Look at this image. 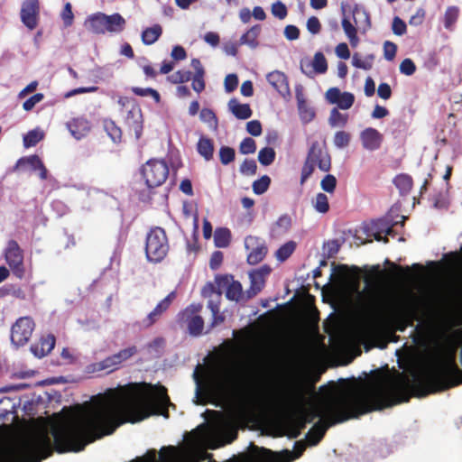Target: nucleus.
Segmentation results:
<instances>
[{
    "label": "nucleus",
    "instance_id": "obj_60",
    "mask_svg": "<svg viewBox=\"0 0 462 462\" xmlns=\"http://www.w3.org/2000/svg\"><path fill=\"white\" fill-rule=\"evenodd\" d=\"M392 29L394 34L402 35L407 31L406 23L399 17H394L393 21Z\"/></svg>",
    "mask_w": 462,
    "mask_h": 462
},
{
    "label": "nucleus",
    "instance_id": "obj_58",
    "mask_svg": "<svg viewBox=\"0 0 462 462\" xmlns=\"http://www.w3.org/2000/svg\"><path fill=\"white\" fill-rule=\"evenodd\" d=\"M44 98L43 94L37 93L29 97L27 100H25L23 104V108L25 111H31L34 106L38 103H40Z\"/></svg>",
    "mask_w": 462,
    "mask_h": 462
},
{
    "label": "nucleus",
    "instance_id": "obj_38",
    "mask_svg": "<svg viewBox=\"0 0 462 462\" xmlns=\"http://www.w3.org/2000/svg\"><path fill=\"white\" fill-rule=\"evenodd\" d=\"M43 137L44 134L40 129L31 130L23 136V145L26 148L35 146Z\"/></svg>",
    "mask_w": 462,
    "mask_h": 462
},
{
    "label": "nucleus",
    "instance_id": "obj_41",
    "mask_svg": "<svg viewBox=\"0 0 462 462\" xmlns=\"http://www.w3.org/2000/svg\"><path fill=\"white\" fill-rule=\"evenodd\" d=\"M275 151L271 147H264L258 152V161L263 166L271 165L275 160Z\"/></svg>",
    "mask_w": 462,
    "mask_h": 462
},
{
    "label": "nucleus",
    "instance_id": "obj_24",
    "mask_svg": "<svg viewBox=\"0 0 462 462\" xmlns=\"http://www.w3.org/2000/svg\"><path fill=\"white\" fill-rule=\"evenodd\" d=\"M27 165L32 171H39V176L42 180L47 179L48 171L38 155H31L21 158L17 162V166Z\"/></svg>",
    "mask_w": 462,
    "mask_h": 462
},
{
    "label": "nucleus",
    "instance_id": "obj_56",
    "mask_svg": "<svg viewBox=\"0 0 462 462\" xmlns=\"http://www.w3.org/2000/svg\"><path fill=\"white\" fill-rule=\"evenodd\" d=\"M397 52V45L392 42L386 41L383 43V56L387 60H393Z\"/></svg>",
    "mask_w": 462,
    "mask_h": 462
},
{
    "label": "nucleus",
    "instance_id": "obj_10",
    "mask_svg": "<svg viewBox=\"0 0 462 462\" xmlns=\"http://www.w3.org/2000/svg\"><path fill=\"white\" fill-rule=\"evenodd\" d=\"M140 172L145 185L151 189L165 182L169 175V168L164 161L152 159L141 167Z\"/></svg>",
    "mask_w": 462,
    "mask_h": 462
},
{
    "label": "nucleus",
    "instance_id": "obj_14",
    "mask_svg": "<svg viewBox=\"0 0 462 462\" xmlns=\"http://www.w3.org/2000/svg\"><path fill=\"white\" fill-rule=\"evenodd\" d=\"M245 247L248 252L247 262L249 264H257L267 254L265 241L254 236H247L245 238Z\"/></svg>",
    "mask_w": 462,
    "mask_h": 462
},
{
    "label": "nucleus",
    "instance_id": "obj_8",
    "mask_svg": "<svg viewBox=\"0 0 462 462\" xmlns=\"http://www.w3.org/2000/svg\"><path fill=\"white\" fill-rule=\"evenodd\" d=\"M389 316L397 325L398 330L404 331L417 319V308L411 300L396 298L389 309Z\"/></svg>",
    "mask_w": 462,
    "mask_h": 462
},
{
    "label": "nucleus",
    "instance_id": "obj_42",
    "mask_svg": "<svg viewBox=\"0 0 462 462\" xmlns=\"http://www.w3.org/2000/svg\"><path fill=\"white\" fill-rule=\"evenodd\" d=\"M312 67L316 73L324 74L328 70V62L324 54L320 51L315 53Z\"/></svg>",
    "mask_w": 462,
    "mask_h": 462
},
{
    "label": "nucleus",
    "instance_id": "obj_46",
    "mask_svg": "<svg viewBox=\"0 0 462 462\" xmlns=\"http://www.w3.org/2000/svg\"><path fill=\"white\" fill-rule=\"evenodd\" d=\"M132 91L140 97H151L154 99L156 103H159L161 100L160 94L157 90L152 88H139V87H134L132 88Z\"/></svg>",
    "mask_w": 462,
    "mask_h": 462
},
{
    "label": "nucleus",
    "instance_id": "obj_5",
    "mask_svg": "<svg viewBox=\"0 0 462 462\" xmlns=\"http://www.w3.org/2000/svg\"><path fill=\"white\" fill-rule=\"evenodd\" d=\"M315 165L324 172L331 169V157L326 145L320 144L318 141L311 143L305 162L301 169L300 184H303L313 173Z\"/></svg>",
    "mask_w": 462,
    "mask_h": 462
},
{
    "label": "nucleus",
    "instance_id": "obj_35",
    "mask_svg": "<svg viewBox=\"0 0 462 462\" xmlns=\"http://www.w3.org/2000/svg\"><path fill=\"white\" fill-rule=\"evenodd\" d=\"M231 233L227 228H217L214 234L215 245L218 248H226L229 245Z\"/></svg>",
    "mask_w": 462,
    "mask_h": 462
},
{
    "label": "nucleus",
    "instance_id": "obj_63",
    "mask_svg": "<svg viewBox=\"0 0 462 462\" xmlns=\"http://www.w3.org/2000/svg\"><path fill=\"white\" fill-rule=\"evenodd\" d=\"M343 92L337 88H330L327 90L325 97L329 104H336Z\"/></svg>",
    "mask_w": 462,
    "mask_h": 462
},
{
    "label": "nucleus",
    "instance_id": "obj_21",
    "mask_svg": "<svg viewBox=\"0 0 462 462\" xmlns=\"http://www.w3.org/2000/svg\"><path fill=\"white\" fill-rule=\"evenodd\" d=\"M90 123L84 117L74 118L67 123V128L69 129L71 135L80 140L85 137L90 131Z\"/></svg>",
    "mask_w": 462,
    "mask_h": 462
},
{
    "label": "nucleus",
    "instance_id": "obj_44",
    "mask_svg": "<svg viewBox=\"0 0 462 462\" xmlns=\"http://www.w3.org/2000/svg\"><path fill=\"white\" fill-rule=\"evenodd\" d=\"M314 208L319 213H327L329 209L328 199L324 193H318L313 200Z\"/></svg>",
    "mask_w": 462,
    "mask_h": 462
},
{
    "label": "nucleus",
    "instance_id": "obj_3",
    "mask_svg": "<svg viewBox=\"0 0 462 462\" xmlns=\"http://www.w3.org/2000/svg\"><path fill=\"white\" fill-rule=\"evenodd\" d=\"M271 268L263 265L249 273L250 287L243 291L242 284L235 281L231 275H219L216 277V283L220 293L225 292L229 300L245 302L256 296L263 288L265 278L270 274Z\"/></svg>",
    "mask_w": 462,
    "mask_h": 462
},
{
    "label": "nucleus",
    "instance_id": "obj_48",
    "mask_svg": "<svg viewBox=\"0 0 462 462\" xmlns=\"http://www.w3.org/2000/svg\"><path fill=\"white\" fill-rule=\"evenodd\" d=\"M355 102V96L350 92H343L338 99L337 105L338 108L346 110L349 109Z\"/></svg>",
    "mask_w": 462,
    "mask_h": 462
},
{
    "label": "nucleus",
    "instance_id": "obj_9",
    "mask_svg": "<svg viewBox=\"0 0 462 462\" xmlns=\"http://www.w3.org/2000/svg\"><path fill=\"white\" fill-rule=\"evenodd\" d=\"M138 352L135 346H131L126 348L121 349L119 352L107 356L102 361L96 362L87 365L86 371L89 374L106 371L112 373L120 368L123 363L129 360L132 356Z\"/></svg>",
    "mask_w": 462,
    "mask_h": 462
},
{
    "label": "nucleus",
    "instance_id": "obj_32",
    "mask_svg": "<svg viewBox=\"0 0 462 462\" xmlns=\"http://www.w3.org/2000/svg\"><path fill=\"white\" fill-rule=\"evenodd\" d=\"M162 28L160 24L144 29L142 32V41L145 45L153 44L162 35Z\"/></svg>",
    "mask_w": 462,
    "mask_h": 462
},
{
    "label": "nucleus",
    "instance_id": "obj_27",
    "mask_svg": "<svg viewBox=\"0 0 462 462\" xmlns=\"http://www.w3.org/2000/svg\"><path fill=\"white\" fill-rule=\"evenodd\" d=\"M372 230L374 231V237L376 241H383L388 243L387 236H394L393 225L385 220H378L373 225Z\"/></svg>",
    "mask_w": 462,
    "mask_h": 462
},
{
    "label": "nucleus",
    "instance_id": "obj_53",
    "mask_svg": "<svg viewBox=\"0 0 462 462\" xmlns=\"http://www.w3.org/2000/svg\"><path fill=\"white\" fill-rule=\"evenodd\" d=\"M308 443L303 440L296 441L293 445V448L291 449V462L298 459L302 456L306 450Z\"/></svg>",
    "mask_w": 462,
    "mask_h": 462
},
{
    "label": "nucleus",
    "instance_id": "obj_30",
    "mask_svg": "<svg viewBox=\"0 0 462 462\" xmlns=\"http://www.w3.org/2000/svg\"><path fill=\"white\" fill-rule=\"evenodd\" d=\"M261 27L259 25H254L250 28L245 33H244L240 38L241 45H247L251 49H255L258 46L257 37L260 33Z\"/></svg>",
    "mask_w": 462,
    "mask_h": 462
},
{
    "label": "nucleus",
    "instance_id": "obj_50",
    "mask_svg": "<svg viewBox=\"0 0 462 462\" xmlns=\"http://www.w3.org/2000/svg\"><path fill=\"white\" fill-rule=\"evenodd\" d=\"M256 150V143L253 138L246 137L243 139L239 145V152L242 154H251Z\"/></svg>",
    "mask_w": 462,
    "mask_h": 462
},
{
    "label": "nucleus",
    "instance_id": "obj_20",
    "mask_svg": "<svg viewBox=\"0 0 462 462\" xmlns=\"http://www.w3.org/2000/svg\"><path fill=\"white\" fill-rule=\"evenodd\" d=\"M193 378L196 383L195 389V402L200 403L208 397V395L218 391V386H217L213 383H208L206 385H203V382L201 378L199 376L197 370L193 373Z\"/></svg>",
    "mask_w": 462,
    "mask_h": 462
},
{
    "label": "nucleus",
    "instance_id": "obj_40",
    "mask_svg": "<svg viewBox=\"0 0 462 462\" xmlns=\"http://www.w3.org/2000/svg\"><path fill=\"white\" fill-rule=\"evenodd\" d=\"M459 9L457 6H448L444 14V26L448 30H451L457 21Z\"/></svg>",
    "mask_w": 462,
    "mask_h": 462
},
{
    "label": "nucleus",
    "instance_id": "obj_36",
    "mask_svg": "<svg viewBox=\"0 0 462 462\" xmlns=\"http://www.w3.org/2000/svg\"><path fill=\"white\" fill-rule=\"evenodd\" d=\"M342 27L350 42V44L354 47L356 46L359 42L357 36V30L359 29L356 28V26L353 24L347 18H344L342 20Z\"/></svg>",
    "mask_w": 462,
    "mask_h": 462
},
{
    "label": "nucleus",
    "instance_id": "obj_64",
    "mask_svg": "<svg viewBox=\"0 0 462 462\" xmlns=\"http://www.w3.org/2000/svg\"><path fill=\"white\" fill-rule=\"evenodd\" d=\"M14 450L13 448L5 447L0 448V462H14Z\"/></svg>",
    "mask_w": 462,
    "mask_h": 462
},
{
    "label": "nucleus",
    "instance_id": "obj_2",
    "mask_svg": "<svg viewBox=\"0 0 462 462\" xmlns=\"http://www.w3.org/2000/svg\"><path fill=\"white\" fill-rule=\"evenodd\" d=\"M174 407L162 385L147 392L136 385L107 389L97 395L83 411L46 426L31 436L23 446L27 462H41L51 455L83 450L88 443L112 434L125 421L138 422L152 414L168 418L167 409Z\"/></svg>",
    "mask_w": 462,
    "mask_h": 462
},
{
    "label": "nucleus",
    "instance_id": "obj_39",
    "mask_svg": "<svg viewBox=\"0 0 462 462\" xmlns=\"http://www.w3.org/2000/svg\"><path fill=\"white\" fill-rule=\"evenodd\" d=\"M347 121L348 116L346 114L340 113L337 108L335 107L330 111L328 123L332 127L345 126Z\"/></svg>",
    "mask_w": 462,
    "mask_h": 462
},
{
    "label": "nucleus",
    "instance_id": "obj_45",
    "mask_svg": "<svg viewBox=\"0 0 462 462\" xmlns=\"http://www.w3.org/2000/svg\"><path fill=\"white\" fill-rule=\"evenodd\" d=\"M270 183V177H268L267 175H263L260 179L254 181L253 190L255 194L262 195L268 189Z\"/></svg>",
    "mask_w": 462,
    "mask_h": 462
},
{
    "label": "nucleus",
    "instance_id": "obj_34",
    "mask_svg": "<svg viewBox=\"0 0 462 462\" xmlns=\"http://www.w3.org/2000/svg\"><path fill=\"white\" fill-rule=\"evenodd\" d=\"M374 60V55L369 54L362 58L357 52L354 53L352 57V65L357 69L369 70L372 69Z\"/></svg>",
    "mask_w": 462,
    "mask_h": 462
},
{
    "label": "nucleus",
    "instance_id": "obj_17",
    "mask_svg": "<svg viewBox=\"0 0 462 462\" xmlns=\"http://www.w3.org/2000/svg\"><path fill=\"white\" fill-rule=\"evenodd\" d=\"M40 11L39 0H24L21 8V20L30 30H33L38 23Z\"/></svg>",
    "mask_w": 462,
    "mask_h": 462
},
{
    "label": "nucleus",
    "instance_id": "obj_26",
    "mask_svg": "<svg viewBox=\"0 0 462 462\" xmlns=\"http://www.w3.org/2000/svg\"><path fill=\"white\" fill-rule=\"evenodd\" d=\"M228 110L240 120L252 116L253 111L248 104H240L236 98H231L227 103Z\"/></svg>",
    "mask_w": 462,
    "mask_h": 462
},
{
    "label": "nucleus",
    "instance_id": "obj_57",
    "mask_svg": "<svg viewBox=\"0 0 462 462\" xmlns=\"http://www.w3.org/2000/svg\"><path fill=\"white\" fill-rule=\"evenodd\" d=\"M415 70V63L411 59H404L400 64V71L404 75L411 76Z\"/></svg>",
    "mask_w": 462,
    "mask_h": 462
},
{
    "label": "nucleus",
    "instance_id": "obj_54",
    "mask_svg": "<svg viewBox=\"0 0 462 462\" xmlns=\"http://www.w3.org/2000/svg\"><path fill=\"white\" fill-rule=\"evenodd\" d=\"M272 14L279 19H284L287 16V7L281 1H277L272 5Z\"/></svg>",
    "mask_w": 462,
    "mask_h": 462
},
{
    "label": "nucleus",
    "instance_id": "obj_7",
    "mask_svg": "<svg viewBox=\"0 0 462 462\" xmlns=\"http://www.w3.org/2000/svg\"><path fill=\"white\" fill-rule=\"evenodd\" d=\"M125 23V19L119 14L106 15L103 13H96L87 17L84 25L94 33L104 34L106 32H121Z\"/></svg>",
    "mask_w": 462,
    "mask_h": 462
},
{
    "label": "nucleus",
    "instance_id": "obj_16",
    "mask_svg": "<svg viewBox=\"0 0 462 462\" xmlns=\"http://www.w3.org/2000/svg\"><path fill=\"white\" fill-rule=\"evenodd\" d=\"M176 296L177 294L175 291L170 292L142 320V326L147 328L155 324L162 318V316L170 309L171 303L176 299Z\"/></svg>",
    "mask_w": 462,
    "mask_h": 462
},
{
    "label": "nucleus",
    "instance_id": "obj_29",
    "mask_svg": "<svg viewBox=\"0 0 462 462\" xmlns=\"http://www.w3.org/2000/svg\"><path fill=\"white\" fill-rule=\"evenodd\" d=\"M393 181L402 196L408 195L413 187L411 176L406 173L396 175Z\"/></svg>",
    "mask_w": 462,
    "mask_h": 462
},
{
    "label": "nucleus",
    "instance_id": "obj_62",
    "mask_svg": "<svg viewBox=\"0 0 462 462\" xmlns=\"http://www.w3.org/2000/svg\"><path fill=\"white\" fill-rule=\"evenodd\" d=\"M246 131L253 136H259L262 134V125L258 120H252L246 124Z\"/></svg>",
    "mask_w": 462,
    "mask_h": 462
},
{
    "label": "nucleus",
    "instance_id": "obj_1",
    "mask_svg": "<svg viewBox=\"0 0 462 462\" xmlns=\"http://www.w3.org/2000/svg\"><path fill=\"white\" fill-rule=\"evenodd\" d=\"M321 373L309 365L296 368L291 360V439L319 417L305 436L310 446L319 444L329 427L383 409L389 396L406 395L411 391L417 397H425L462 383V370L450 357L420 373L413 372L411 379L399 374L386 388H355L319 400L316 383Z\"/></svg>",
    "mask_w": 462,
    "mask_h": 462
},
{
    "label": "nucleus",
    "instance_id": "obj_52",
    "mask_svg": "<svg viewBox=\"0 0 462 462\" xmlns=\"http://www.w3.org/2000/svg\"><path fill=\"white\" fill-rule=\"evenodd\" d=\"M60 17L63 21V23L66 27L72 25L74 20V14L72 13V6L70 3H66L64 5L63 10L60 14Z\"/></svg>",
    "mask_w": 462,
    "mask_h": 462
},
{
    "label": "nucleus",
    "instance_id": "obj_59",
    "mask_svg": "<svg viewBox=\"0 0 462 462\" xmlns=\"http://www.w3.org/2000/svg\"><path fill=\"white\" fill-rule=\"evenodd\" d=\"M105 128L114 142L120 140L121 138V130L115 125L114 122L110 121L106 123Z\"/></svg>",
    "mask_w": 462,
    "mask_h": 462
},
{
    "label": "nucleus",
    "instance_id": "obj_31",
    "mask_svg": "<svg viewBox=\"0 0 462 462\" xmlns=\"http://www.w3.org/2000/svg\"><path fill=\"white\" fill-rule=\"evenodd\" d=\"M197 151L206 161L211 160L214 152L212 140L204 136L200 137L197 144Z\"/></svg>",
    "mask_w": 462,
    "mask_h": 462
},
{
    "label": "nucleus",
    "instance_id": "obj_47",
    "mask_svg": "<svg viewBox=\"0 0 462 462\" xmlns=\"http://www.w3.org/2000/svg\"><path fill=\"white\" fill-rule=\"evenodd\" d=\"M235 150L228 146H222L219 150L220 162L224 165H227L235 160Z\"/></svg>",
    "mask_w": 462,
    "mask_h": 462
},
{
    "label": "nucleus",
    "instance_id": "obj_4",
    "mask_svg": "<svg viewBox=\"0 0 462 462\" xmlns=\"http://www.w3.org/2000/svg\"><path fill=\"white\" fill-rule=\"evenodd\" d=\"M309 287L302 286L303 295L299 297V291L291 297V358L294 361V334L295 329H309L318 324L319 311L314 305V298L309 293Z\"/></svg>",
    "mask_w": 462,
    "mask_h": 462
},
{
    "label": "nucleus",
    "instance_id": "obj_19",
    "mask_svg": "<svg viewBox=\"0 0 462 462\" xmlns=\"http://www.w3.org/2000/svg\"><path fill=\"white\" fill-rule=\"evenodd\" d=\"M125 124L130 131L134 132L135 138L138 140L143 133V115L138 106H134L125 117Z\"/></svg>",
    "mask_w": 462,
    "mask_h": 462
},
{
    "label": "nucleus",
    "instance_id": "obj_37",
    "mask_svg": "<svg viewBox=\"0 0 462 462\" xmlns=\"http://www.w3.org/2000/svg\"><path fill=\"white\" fill-rule=\"evenodd\" d=\"M199 119L214 131L218 127V119L215 112L210 108H202L199 113Z\"/></svg>",
    "mask_w": 462,
    "mask_h": 462
},
{
    "label": "nucleus",
    "instance_id": "obj_23",
    "mask_svg": "<svg viewBox=\"0 0 462 462\" xmlns=\"http://www.w3.org/2000/svg\"><path fill=\"white\" fill-rule=\"evenodd\" d=\"M269 84L282 97L289 95V83L284 73L275 70L267 75Z\"/></svg>",
    "mask_w": 462,
    "mask_h": 462
},
{
    "label": "nucleus",
    "instance_id": "obj_51",
    "mask_svg": "<svg viewBox=\"0 0 462 462\" xmlns=\"http://www.w3.org/2000/svg\"><path fill=\"white\" fill-rule=\"evenodd\" d=\"M257 165L255 161L245 159L240 165V172L244 175L252 176L256 173Z\"/></svg>",
    "mask_w": 462,
    "mask_h": 462
},
{
    "label": "nucleus",
    "instance_id": "obj_28",
    "mask_svg": "<svg viewBox=\"0 0 462 462\" xmlns=\"http://www.w3.org/2000/svg\"><path fill=\"white\" fill-rule=\"evenodd\" d=\"M272 423L277 435L289 436V422L286 411L282 413L280 411H276L273 415Z\"/></svg>",
    "mask_w": 462,
    "mask_h": 462
},
{
    "label": "nucleus",
    "instance_id": "obj_49",
    "mask_svg": "<svg viewBox=\"0 0 462 462\" xmlns=\"http://www.w3.org/2000/svg\"><path fill=\"white\" fill-rule=\"evenodd\" d=\"M321 189L328 192L333 193L337 187V179L332 174H327L320 182Z\"/></svg>",
    "mask_w": 462,
    "mask_h": 462
},
{
    "label": "nucleus",
    "instance_id": "obj_11",
    "mask_svg": "<svg viewBox=\"0 0 462 462\" xmlns=\"http://www.w3.org/2000/svg\"><path fill=\"white\" fill-rule=\"evenodd\" d=\"M202 309L201 304H190L178 314V321L186 325L189 335L199 337L204 328V319L199 314Z\"/></svg>",
    "mask_w": 462,
    "mask_h": 462
},
{
    "label": "nucleus",
    "instance_id": "obj_6",
    "mask_svg": "<svg viewBox=\"0 0 462 462\" xmlns=\"http://www.w3.org/2000/svg\"><path fill=\"white\" fill-rule=\"evenodd\" d=\"M169 242L163 228L156 226L146 235L145 255L150 263L162 262L169 252Z\"/></svg>",
    "mask_w": 462,
    "mask_h": 462
},
{
    "label": "nucleus",
    "instance_id": "obj_33",
    "mask_svg": "<svg viewBox=\"0 0 462 462\" xmlns=\"http://www.w3.org/2000/svg\"><path fill=\"white\" fill-rule=\"evenodd\" d=\"M289 230V217L286 215L282 216L271 229V236L273 238H280L285 236Z\"/></svg>",
    "mask_w": 462,
    "mask_h": 462
},
{
    "label": "nucleus",
    "instance_id": "obj_25",
    "mask_svg": "<svg viewBox=\"0 0 462 462\" xmlns=\"http://www.w3.org/2000/svg\"><path fill=\"white\" fill-rule=\"evenodd\" d=\"M352 16L355 25L359 30L365 32L371 27L369 14L363 6L356 5L352 9Z\"/></svg>",
    "mask_w": 462,
    "mask_h": 462
},
{
    "label": "nucleus",
    "instance_id": "obj_43",
    "mask_svg": "<svg viewBox=\"0 0 462 462\" xmlns=\"http://www.w3.org/2000/svg\"><path fill=\"white\" fill-rule=\"evenodd\" d=\"M351 141V134L346 131H337L334 135V144L338 149L347 147Z\"/></svg>",
    "mask_w": 462,
    "mask_h": 462
},
{
    "label": "nucleus",
    "instance_id": "obj_18",
    "mask_svg": "<svg viewBox=\"0 0 462 462\" xmlns=\"http://www.w3.org/2000/svg\"><path fill=\"white\" fill-rule=\"evenodd\" d=\"M360 141L365 150H379L383 142V135L375 128L367 127L360 133Z\"/></svg>",
    "mask_w": 462,
    "mask_h": 462
},
{
    "label": "nucleus",
    "instance_id": "obj_22",
    "mask_svg": "<svg viewBox=\"0 0 462 462\" xmlns=\"http://www.w3.org/2000/svg\"><path fill=\"white\" fill-rule=\"evenodd\" d=\"M55 346V337L53 335H47L42 337L39 342L31 346V352L38 358L47 356L53 349Z\"/></svg>",
    "mask_w": 462,
    "mask_h": 462
},
{
    "label": "nucleus",
    "instance_id": "obj_15",
    "mask_svg": "<svg viewBox=\"0 0 462 462\" xmlns=\"http://www.w3.org/2000/svg\"><path fill=\"white\" fill-rule=\"evenodd\" d=\"M295 97L300 121L303 124L310 123L316 116V111L310 102L307 99L304 93V88L301 85L295 86Z\"/></svg>",
    "mask_w": 462,
    "mask_h": 462
},
{
    "label": "nucleus",
    "instance_id": "obj_55",
    "mask_svg": "<svg viewBox=\"0 0 462 462\" xmlns=\"http://www.w3.org/2000/svg\"><path fill=\"white\" fill-rule=\"evenodd\" d=\"M238 85V78L236 74H228L224 81L225 90L226 93L235 91Z\"/></svg>",
    "mask_w": 462,
    "mask_h": 462
},
{
    "label": "nucleus",
    "instance_id": "obj_12",
    "mask_svg": "<svg viewBox=\"0 0 462 462\" xmlns=\"http://www.w3.org/2000/svg\"><path fill=\"white\" fill-rule=\"evenodd\" d=\"M4 256L6 263L13 273L22 279L25 273L23 263V251L15 240H9L4 250Z\"/></svg>",
    "mask_w": 462,
    "mask_h": 462
},
{
    "label": "nucleus",
    "instance_id": "obj_61",
    "mask_svg": "<svg viewBox=\"0 0 462 462\" xmlns=\"http://www.w3.org/2000/svg\"><path fill=\"white\" fill-rule=\"evenodd\" d=\"M307 29L311 34H318L321 31V23L318 17L311 16L307 21Z\"/></svg>",
    "mask_w": 462,
    "mask_h": 462
},
{
    "label": "nucleus",
    "instance_id": "obj_13",
    "mask_svg": "<svg viewBox=\"0 0 462 462\" xmlns=\"http://www.w3.org/2000/svg\"><path fill=\"white\" fill-rule=\"evenodd\" d=\"M35 324L32 318L22 317L16 320L11 328V342L15 346L25 345L32 337Z\"/></svg>",
    "mask_w": 462,
    "mask_h": 462
}]
</instances>
